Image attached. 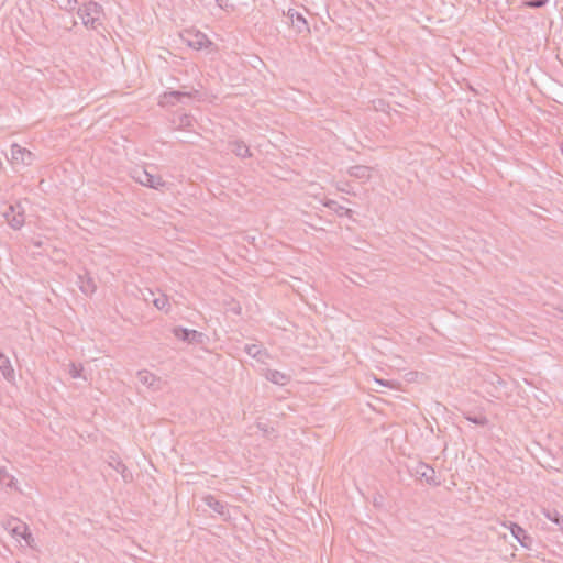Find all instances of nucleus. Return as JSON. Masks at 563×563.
<instances>
[{"mask_svg":"<svg viewBox=\"0 0 563 563\" xmlns=\"http://www.w3.org/2000/svg\"><path fill=\"white\" fill-rule=\"evenodd\" d=\"M132 177L139 184L153 189H159L166 185L162 176L152 174L145 168H135Z\"/></svg>","mask_w":563,"mask_h":563,"instance_id":"nucleus-1","label":"nucleus"},{"mask_svg":"<svg viewBox=\"0 0 563 563\" xmlns=\"http://www.w3.org/2000/svg\"><path fill=\"white\" fill-rule=\"evenodd\" d=\"M36 156L30 150L13 143L11 145V163L21 166H31L35 162Z\"/></svg>","mask_w":563,"mask_h":563,"instance_id":"nucleus-2","label":"nucleus"},{"mask_svg":"<svg viewBox=\"0 0 563 563\" xmlns=\"http://www.w3.org/2000/svg\"><path fill=\"white\" fill-rule=\"evenodd\" d=\"M100 12L101 5L90 1L84 8H79L77 14L86 26L95 27V22L99 20Z\"/></svg>","mask_w":563,"mask_h":563,"instance_id":"nucleus-3","label":"nucleus"},{"mask_svg":"<svg viewBox=\"0 0 563 563\" xmlns=\"http://www.w3.org/2000/svg\"><path fill=\"white\" fill-rule=\"evenodd\" d=\"M3 216L10 227L14 230L21 229L25 222L24 208L20 202L10 205Z\"/></svg>","mask_w":563,"mask_h":563,"instance_id":"nucleus-4","label":"nucleus"},{"mask_svg":"<svg viewBox=\"0 0 563 563\" xmlns=\"http://www.w3.org/2000/svg\"><path fill=\"white\" fill-rule=\"evenodd\" d=\"M413 473L419 479H423L431 486L437 487L441 485V482L437 478L434 468L423 462H419L416 465Z\"/></svg>","mask_w":563,"mask_h":563,"instance_id":"nucleus-5","label":"nucleus"},{"mask_svg":"<svg viewBox=\"0 0 563 563\" xmlns=\"http://www.w3.org/2000/svg\"><path fill=\"white\" fill-rule=\"evenodd\" d=\"M174 335L184 342L187 343H197L201 344L203 342L205 334L197 330H190L183 327H176L173 330Z\"/></svg>","mask_w":563,"mask_h":563,"instance_id":"nucleus-6","label":"nucleus"},{"mask_svg":"<svg viewBox=\"0 0 563 563\" xmlns=\"http://www.w3.org/2000/svg\"><path fill=\"white\" fill-rule=\"evenodd\" d=\"M286 16L297 33H305V32L309 33L310 32L307 20L298 11H296L294 9H289Z\"/></svg>","mask_w":563,"mask_h":563,"instance_id":"nucleus-7","label":"nucleus"},{"mask_svg":"<svg viewBox=\"0 0 563 563\" xmlns=\"http://www.w3.org/2000/svg\"><path fill=\"white\" fill-rule=\"evenodd\" d=\"M136 376L141 384L153 390H159L162 388V379L146 369L139 371Z\"/></svg>","mask_w":563,"mask_h":563,"instance_id":"nucleus-8","label":"nucleus"},{"mask_svg":"<svg viewBox=\"0 0 563 563\" xmlns=\"http://www.w3.org/2000/svg\"><path fill=\"white\" fill-rule=\"evenodd\" d=\"M185 41L194 49H202L211 45V41L201 32L189 33Z\"/></svg>","mask_w":563,"mask_h":563,"instance_id":"nucleus-9","label":"nucleus"},{"mask_svg":"<svg viewBox=\"0 0 563 563\" xmlns=\"http://www.w3.org/2000/svg\"><path fill=\"white\" fill-rule=\"evenodd\" d=\"M203 503L211 508L214 512L222 517H229L227 504L216 498L213 495H206L202 498Z\"/></svg>","mask_w":563,"mask_h":563,"instance_id":"nucleus-10","label":"nucleus"},{"mask_svg":"<svg viewBox=\"0 0 563 563\" xmlns=\"http://www.w3.org/2000/svg\"><path fill=\"white\" fill-rule=\"evenodd\" d=\"M511 534L515 537V539L525 548H530L532 543V539L530 536H528L527 531L521 528L517 523H511L510 526Z\"/></svg>","mask_w":563,"mask_h":563,"instance_id":"nucleus-11","label":"nucleus"},{"mask_svg":"<svg viewBox=\"0 0 563 563\" xmlns=\"http://www.w3.org/2000/svg\"><path fill=\"white\" fill-rule=\"evenodd\" d=\"M109 466H111L114 471L120 473L125 483L132 482V473L120 459L110 456Z\"/></svg>","mask_w":563,"mask_h":563,"instance_id":"nucleus-12","label":"nucleus"},{"mask_svg":"<svg viewBox=\"0 0 563 563\" xmlns=\"http://www.w3.org/2000/svg\"><path fill=\"white\" fill-rule=\"evenodd\" d=\"M78 286L85 295H92L97 289L93 278L87 272L78 275Z\"/></svg>","mask_w":563,"mask_h":563,"instance_id":"nucleus-13","label":"nucleus"},{"mask_svg":"<svg viewBox=\"0 0 563 563\" xmlns=\"http://www.w3.org/2000/svg\"><path fill=\"white\" fill-rule=\"evenodd\" d=\"M0 372L8 382H13L15 378V372L11 365L9 357L0 352Z\"/></svg>","mask_w":563,"mask_h":563,"instance_id":"nucleus-14","label":"nucleus"},{"mask_svg":"<svg viewBox=\"0 0 563 563\" xmlns=\"http://www.w3.org/2000/svg\"><path fill=\"white\" fill-rule=\"evenodd\" d=\"M244 351L247 355L261 363H264L265 358L268 356L266 350H263L260 344H246Z\"/></svg>","mask_w":563,"mask_h":563,"instance_id":"nucleus-15","label":"nucleus"},{"mask_svg":"<svg viewBox=\"0 0 563 563\" xmlns=\"http://www.w3.org/2000/svg\"><path fill=\"white\" fill-rule=\"evenodd\" d=\"M265 377L267 380H269L276 385H280V386H285L290 380L289 375L282 373L279 371H276V369H267Z\"/></svg>","mask_w":563,"mask_h":563,"instance_id":"nucleus-16","label":"nucleus"},{"mask_svg":"<svg viewBox=\"0 0 563 563\" xmlns=\"http://www.w3.org/2000/svg\"><path fill=\"white\" fill-rule=\"evenodd\" d=\"M184 98H191L190 92H183L178 90H173L169 92H165L163 96V102L175 104L176 102H180Z\"/></svg>","mask_w":563,"mask_h":563,"instance_id":"nucleus-17","label":"nucleus"},{"mask_svg":"<svg viewBox=\"0 0 563 563\" xmlns=\"http://www.w3.org/2000/svg\"><path fill=\"white\" fill-rule=\"evenodd\" d=\"M230 148L232 153H234L236 156L241 158H245L251 156V152L249 146L243 141H233L230 143Z\"/></svg>","mask_w":563,"mask_h":563,"instance_id":"nucleus-18","label":"nucleus"},{"mask_svg":"<svg viewBox=\"0 0 563 563\" xmlns=\"http://www.w3.org/2000/svg\"><path fill=\"white\" fill-rule=\"evenodd\" d=\"M349 174L352 177L358 178V179H369L371 177V168L363 165H355L350 167Z\"/></svg>","mask_w":563,"mask_h":563,"instance_id":"nucleus-19","label":"nucleus"},{"mask_svg":"<svg viewBox=\"0 0 563 563\" xmlns=\"http://www.w3.org/2000/svg\"><path fill=\"white\" fill-rule=\"evenodd\" d=\"M466 420L476 424V426H481V427H484L488 423V419L486 416L484 415H471V413H467L465 416Z\"/></svg>","mask_w":563,"mask_h":563,"instance_id":"nucleus-20","label":"nucleus"},{"mask_svg":"<svg viewBox=\"0 0 563 563\" xmlns=\"http://www.w3.org/2000/svg\"><path fill=\"white\" fill-rule=\"evenodd\" d=\"M14 528L11 529L10 534L14 538H20L23 533H25L27 525L23 521H13Z\"/></svg>","mask_w":563,"mask_h":563,"instance_id":"nucleus-21","label":"nucleus"},{"mask_svg":"<svg viewBox=\"0 0 563 563\" xmlns=\"http://www.w3.org/2000/svg\"><path fill=\"white\" fill-rule=\"evenodd\" d=\"M547 518L549 520H551L552 522L561 526V529L563 531V515H561L559 511L556 510H553V511H548L545 514Z\"/></svg>","mask_w":563,"mask_h":563,"instance_id":"nucleus-22","label":"nucleus"},{"mask_svg":"<svg viewBox=\"0 0 563 563\" xmlns=\"http://www.w3.org/2000/svg\"><path fill=\"white\" fill-rule=\"evenodd\" d=\"M154 306L159 310H165L168 305V299L165 295L153 300Z\"/></svg>","mask_w":563,"mask_h":563,"instance_id":"nucleus-23","label":"nucleus"},{"mask_svg":"<svg viewBox=\"0 0 563 563\" xmlns=\"http://www.w3.org/2000/svg\"><path fill=\"white\" fill-rule=\"evenodd\" d=\"M548 1L549 0H527L523 2V4L527 8L539 9V8L544 7L548 3Z\"/></svg>","mask_w":563,"mask_h":563,"instance_id":"nucleus-24","label":"nucleus"},{"mask_svg":"<svg viewBox=\"0 0 563 563\" xmlns=\"http://www.w3.org/2000/svg\"><path fill=\"white\" fill-rule=\"evenodd\" d=\"M21 539H23L25 541V543L30 547V548H34L33 543H34V538L29 529V527L26 528V531L25 533H23L21 537Z\"/></svg>","mask_w":563,"mask_h":563,"instance_id":"nucleus-25","label":"nucleus"},{"mask_svg":"<svg viewBox=\"0 0 563 563\" xmlns=\"http://www.w3.org/2000/svg\"><path fill=\"white\" fill-rule=\"evenodd\" d=\"M81 367H77L75 364H71V367L69 369V374L73 378H77L81 376Z\"/></svg>","mask_w":563,"mask_h":563,"instance_id":"nucleus-26","label":"nucleus"},{"mask_svg":"<svg viewBox=\"0 0 563 563\" xmlns=\"http://www.w3.org/2000/svg\"><path fill=\"white\" fill-rule=\"evenodd\" d=\"M76 4H77L76 0H66L65 4H60V8L65 9L67 11H73V10H75Z\"/></svg>","mask_w":563,"mask_h":563,"instance_id":"nucleus-27","label":"nucleus"},{"mask_svg":"<svg viewBox=\"0 0 563 563\" xmlns=\"http://www.w3.org/2000/svg\"><path fill=\"white\" fill-rule=\"evenodd\" d=\"M216 2L223 10H229V9L234 8V5L229 2V0H216Z\"/></svg>","mask_w":563,"mask_h":563,"instance_id":"nucleus-28","label":"nucleus"},{"mask_svg":"<svg viewBox=\"0 0 563 563\" xmlns=\"http://www.w3.org/2000/svg\"><path fill=\"white\" fill-rule=\"evenodd\" d=\"M13 521H20V519H18V518H10V519H8L7 521L3 522V528L7 531H9V533L11 532V529L14 528Z\"/></svg>","mask_w":563,"mask_h":563,"instance_id":"nucleus-29","label":"nucleus"},{"mask_svg":"<svg viewBox=\"0 0 563 563\" xmlns=\"http://www.w3.org/2000/svg\"><path fill=\"white\" fill-rule=\"evenodd\" d=\"M560 313L562 314V319H563V308L560 310Z\"/></svg>","mask_w":563,"mask_h":563,"instance_id":"nucleus-30","label":"nucleus"}]
</instances>
